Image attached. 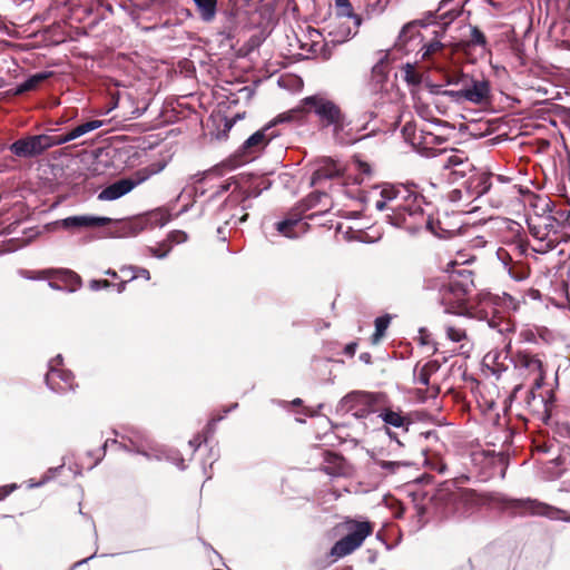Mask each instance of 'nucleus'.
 Returning a JSON list of instances; mask_svg holds the SVG:
<instances>
[{
  "instance_id": "obj_1",
  "label": "nucleus",
  "mask_w": 570,
  "mask_h": 570,
  "mask_svg": "<svg viewBox=\"0 0 570 570\" xmlns=\"http://www.w3.org/2000/svg\"><path fill=\"white\" fill-rule=\"evenodd\" d=\"M367 207L387 212V222L417 233L423 227L433 232L430 217L424 215L422 197L405 185L382 184L374 186L365 197Z\"/></svg>"
},
{
  "instance_id": "obj_2",
  "label": "nucleus",
  "mask_w": 570,
  "mask_h": 570,
  "mask_svg": "<svg viewBox=\"0 0 570 570\" xmlns=\"http://www.w3.org/2000/svg\"><path fill=\"white\" fill-rule=\"evenodd\" d=\"M346 528L350 532L335 542L328 552V557L332 558L331 563L353 553L373 532V527L367 521L350 520L346 522Z\"/></svg>"
},
{
  "instance_id": "obj_3",
  "label": "nucleus",
  "mask_w": 570,
  "mask_h": 570,
  "mask_svg": "<svg viewBox=\"0 0 570 570\" xmlns=\"http://www.w3.org/2000/svg\"><path fill=\"white\" fill-rule=\"evenodd\" d=\"M384 401L383 393H370L355 391L345 395L337 404L336 411L338 413L353 412L356 417H364L372 413V406L380 404Z\"/></svg>"
},
{
  "instance_id": "obj_4",
  "label": "nucleus",
  "mask_w": 570,
  "mask_h": 570,
  "mask_svg": "<svg viewBox=\"0 0 570 570\" xmlns=\"http://www.w3.org/2000/svg\"><path fill=\"white\" fill-rule=\"evenodd\" d=\"M371 411L377 413V416L384 423V429L386 434L391 440H394L397 444H402L397 439L395 432L391 431V428L400 429L404 433L409 432V428L412 423V420L409 414L404 413L400 407H393L387 404L386 396L384 395V401L380 404L372 406Z\"/></svg>"
},
{
  "instance_id": "obj_5",
  "label": "nucleus",
  "mask_w": 570,
  "mask_h": 570,
  "mask_svg": "<svg viewBox=\"0 0 570 570\" xmlns=\"http://www.w3.org/2000/svg\"><path fill=\"white\" fill-rule=\"evenodd\" d=\"M507 507L520 511V513L541 515L551 520L570 522V514L564 510L549 505L534 499H509L504 500Z\"/></svg>"
},
{
  "instance_id": "obj_6",
  "label": "nucleus",
  "mask_w": 570,
  "mask_h": 570,
  "mask_svg": "<svg viewBox=\"0 0 570 570\" xmlns=\"http://www.w3.org/2000/svg\"><path fill=\"white\" fill-rule=\"evenodd\" d=\"M62 356L59 354L49 362V370L46 374L48 387L55 392L63 393L75 387L73 374L61 367Z\"/></svg>"
},
{
  "instance_id": "obj_7",
  "label": "nucleus",
  "mask_w": 570,
  "mask_h": 570,
  "mask_svg": "<svg viewBox=\"0 0 570 570\" xmlns=\"http://www.w3.org/2000/svg\"><path fill=\"white\" fill-rule=\"evenodd\" d=\"M389 76V53H382L376 63L372 67L371 79L367 86L368 95L372 98V104L377 107L381 102V97L386 91V81Z\"/></svg>"
},
{
  "instance_id": "obj_8",
  "label": "nucleus",
  "mask_w": 570,
  "mask_h": 570,
  "mask_svg": "<svg viewBox=\"0 0 570 570\" xmlns=\"http://www.w3.org/2000/svg\"><path fill=\"white\" fill-rule=\"evenodd\" d=\"M424 291H438L439 302L444 306L445 313H455L462 305L463 298L460 295H455V301H451L448 296L452 293H456V289L452 284H445L439 277H426L423 281Z\"/></svg>"
},
{
  "instance_id": "obj_9",
  "label": "nucleus",
  "mask_w": 570,
  "mask_h": 570,
  "mask_svg": "<svg viewBox=\"0 0 570 570\" xmlns=\"http://www.w3.org/2000/svg\"><path fill=\"white\" fill-rule=\"evenodd\" d=\"M49 148L48 135L28 136L18 139L10 146L11 153L22 158L36 157Z\"/></svg>"
},
{
  "instance_id": "obj_10",
  "label": "nucleus",
  "mask_w": 570,
  "mask_h": 570,
  "mask_svg": "<svg viewBox=\"0 0 570 570\" xmlns=\"http://www.w3.org/2000/svg\"><path fill=\"white\" fill-rule=\"evenodd\" d=\"M361 19L333 18L324 28L333 43H343L356 35Z\"/></svg>"
},
{
  "instance_id": "obj_11",
  "label": "nucleus",
  "mask_w": 570,
  "mask_h": 570,
  "mask_svg": "<svg viewBox=\"0 0 570 570\" xmlns=\"http://www.w3.org/2000/svg\"><path fill=\"white\" fill-rule=\"evenodd\" d=\"M23 276L29 279H57L65 283L69 292H76L81 285L80 276L70 269H43L37 272H24Z\"/></svg>"
},
{
  "instance_id": "obj_12",
  "label": "nucleus",
  "mask_w": 570,
  "mask_h": 570,
  "mask_svg": "<svg viewBox=\"0 0 570 570\" xmlns=\"http://www.w3.org/2000/svg\"><path fill=\"white\" fill-rule=\"evenodd\" d=\"M442 167L450 171L449 178L452 181L469 177L476 170L464 153L459 150H455L442 159Z\"/></svg>"
},
{
  "instance_id": "obj_13",
  "label": "nucleus",
  "mask_w": 570,
  "mask_h": 570,
  "mask_svg": "<svg viewBox=\"0 0 570 570\" xmlns=\"http://www.w3.org/2000/svg\"><path fill=\"white\" fill-rule=\"evenodd\" d=\"M304 104L314 110L325 126H330L331 122H337L338 116L342 115L341 109L333 101L323 97H306Z\"/></svg>"
},
{
  "instance_id": "obj_14",
  "label": "nucleus",
  "mask_w": 570,
  "mask_h": 570,
  "mask_svg": "<svg viewBox=\"0 0 570 570\" xmlns=\"http://www.w3.org/2000/svg\"><path fill=\"white\" fill-rule=\"evenodd\" d=\"M491 95L490 82L485 79H474L469 76L463 83V98L474 105H483L489 101Z\"/></svg>"
},
{
  "instance_id": "obj_15",
  "label": "nucleus",
  "mask_w": 570,
  "mask_h": 570,
  "mask_svg": "<svg viewBox=\"0 0 570 570\" xmlns=\"http://www.w3.org/2000/svg\"><path fill=\"white\" fill-rule=\"evenodd\" d=\"M114 220L109 217H100V216H91V215H80V216H70L55 223L56 226H59L63 229L68 230H79L83 228H92L99 226H106L111 224Z\"/></svg>"
},
{
  "instance_id": "obj_16",
  "label": "nucleus",
  "mask_w": 570,
  "mask_h": 570,
  "mask_svg": "<svg viewBox=\"0 0 570 570\" xmlns=\"http://www.w3.org/2000/svg\"><path fill=\"white\" fill-rule=\"evenodd\" d=\"M426 24L428 22L424 20H414L406 23L402 28L395 46L405 52L413 51L415 47L422 42V37L417 31V27H425Z\"/></svg>"
},
{
  "instance_id": "obj_17",
  "label": "nucleus",
  "mask_w": 570,
  "mask_h": 570,
  "mask_svg": "<svg viewBox=\"0 0 570 570\" xmlns=\"http://www.w3.org/2000/svg\"><path fill=\"white\" fill-rule=\"evenodd\" d=\"M146 180V177H141L139 179H120L115 181L114 184L107 186L105 189H102L99 195L98 199L100 200H116L124 195L131 191L138 184Z\"/></svg>"
},
{
  "instance_id": "obj_18",
  "label": "nucleus",
  "mask_w": 570,
  "mask_h": 570,
  "mask_svg": "<svg viewBox=\"0 0 570 570\" xmlns=\"http://www.w3.org/2000/svg\"><path fill=\"white\" fill-rule=\"evenodd\" d=\"M490 179V174L476 169L463 184L465 193L473 198L481 197L489 191L491 187Z\"/></svg>"
},
{
  "instance_id": "obj_19",
  "label": "nucleus",
  "mask_w": 570,
  "mask_h": 570,
  "mask_svg": "<svg viewBox=\"0 0 570 570\" xmlns=\"http://www.w3.org/2000/svg\"><path fill=\"white\" fill-rule=\"evenodd\" d=\"M104 125L101 120H90L85 124H81L75 127L72 130L65 135L59 136H48V141L50 142V148L53 146H59L67 144L71 140H75L92 130L100 128Z\"/></svg>"
},
{
  "instance_id": "obj_20",
  "label": "nucleus",
  "mask_w": 570,
  "mask_h": 570,
  "mask_svg": "<svg viewBox=\"0 0 570 570\" xmlns=\"http://www.w3.org/2000/svg\"><path fill=\"white\" fill-rule=\"evenodd\" d=\"M307 225L301 218L287 217L275 224L276 230L284 237L295 239L306 233Z\"/></svg>"
},
{
  "instance_id": "obj_21",
  "label": "nucleus",
  "mask_w": 570,
  "mask_h": 570,
  "mask_svg": "<svg viewBox=\"0 0 570 570\" xmlns=\"http://www.w3.org/2000/svg\"><path fill=\"white\" fill-rule=\"evenodd\" d=\"M351 125L352 122L348 121L343 114L338 116L337 122L330 124V126H333L334 138L338 142L350 145L358 140V138L352 134L353 128Z\"/></svg>"
},
{
  "instance_id": "obj_22",
  "label": "nucleus",
  "mask_w": 570,
  "mask_h": 570,
  "mask_svg": "<svg viewBox=\"0 0 570 570\" xmlns=\"http://www.w3.org/2000/svg\"><path fill=\"white\" fill-rule=\"evenodd\" d=\"M240 198H242L240 195L232 194L228 197V199L226 200V203L224 204L222 212L223 210H234V213L230 215V217L225 220V223L227 225H229V224L237 225L239 223L246 222L247 214L244 213L246 207L245 206H240V207L238 206V203H239Z\"/></svg>"
},
{
  "instance_id": "obj_23",
  "label": "nucleus",
  "mask_w": 570,
  "mask_h": 570,
  "mask_svg": "<svg viewBox=\"0 0 570 570\" xmlns=\"http://www.w3.org/2000/svg\"><path fill=\"white\" fill-rule=\"evenodd\" d=\"M342 167L331 159L323 160V165L318 167L312 176V185L318 184L322 179H333L340 176Z\"/></svg>"
},
{
  "instance_id": "obj_24",
  "label": "nucleus",
  "mask_w": 570,
  "mask_h": 570,
  "mask_svg": "<svg viewBox=\"0 0 570 570\" xmlns=\"http://www.w3.org/2000/svg\"><path fill=\"white\" fill-rule=\"evenodd\" d=\"M323 471L332 476H338V475L344 474L345 473L344 459L335 453L324 452Z\"/></svg>"
},
{
  "instance_id": "obj_25",
  "label": "nucleus",
  "mask_w": 570,
  "mask_h": 570,
  "mask_svg": "<svg viewBox=\"0 0 570 570\" xmlns=\"http://www.w3.org/2000/svg\"><path fill=\"white\" fill-rule=\"evenodd\" d=\"M131 448H128L126 444L119 443V448L128 451V452H135L142 456H145L147 460H161L163 453L158 449L154 448L153 445H142L137 443L134 439H129Z\"/></svg>"
},
{
  "instance_id": "obj_26",
  "label": "nucleus",
  "mask_w": 570,
  "mask_h": 570,
  "mask_svg": "<svg viewBox=\"0 0 570 570\" xmlns=\"http://www.w3.org/2000/svg\"><path fill=\"white\" fill-rule=\"evenodd\" d=\"M269 126L254 132L250 137L246 139L243 147L245 150L248 151H256L262 149L267 145V142L272 139L274 135H268L267 131L269 130Z\"/></svg>"
},
{
  "instance_id": "obj_27",
  "label": "nucleus",
  "mask_w": 570,
  "mask_h": 570,
  "mask_svg": "<svg viewBox=\"0 0 570 570\" xmlns=\"http://www.w3.org/2000/svg\"><path fill=\"white\" fill-rule=\"evenodd\" d=\"M199 18L204 22H212L217 13V0H193Z\"/></svg>"
},
{
  "instance_id": "obj_28",
  "label": "nucleus",
  "mask_w": 570,
  "mask_h": 570,
  "mask_svg": "<svg viewBox=\"0 0 570 570\" xmlns=\"http://www.w3.org/2000/svg\"><path fill=\"white\" fill-rule=\"evenodd\" d=\"M446 337L455 343H461L460 348L462 353H469L471 350V344L469 342L466 332L464 328L454 325H448L445 327Z\"/></svg>"
},
{
  "instance_id": "obj_29",
  "label": "nucleus",
  "mask_w": 570,
  "mask_h": 570,
  "mask_svg": "<svg viewBox=\"0 0 570 570\" xmlns=\"http://www.w3.org/2000/svg\"><path fill=\"white\" fill-rule=\"evenodd\" d=\"M48 77H49L48 72H39V73L31 76L26 81H23L22 83L17 86V88L14 90L16 95H21L23 92L36 89L38 87V85L40 82H42L43 80H46Z\"/></svg>"
},
{
  "instance_id": "obj_30",
  "label": "nucleus",
  "mask_w": 570,
  "mask_h": 570,
  "mask_svg": "<svg viewBox=\"0 0 570 570\" xmlns=\"http://www.w3.org/2000/svg\"><path fill=\"white\" fill-rule=\"evenodd\" d=\"M517 363L519 366L529 370L530 372H541L542 363L535 356L530 354L520 353L517 358Z\"/></svg>"
},
{
  "instance_id": "obj_31",
  "label": "nucleus",
  "mask_w": 570,
  "mask_h": 570,
  "mask_svg": "<svg viewBox=\"0 0 570 570\" xmlns=\"http://www.w3.org/2000/svg\"><path fill=\"white\" fill-rule=\"evenodd\" d=\"M435 371L436 365L434 363H426L422 367L414 370V380L421 385H428L431 374Z\"/></svg>"
},
{
  "instance_id": "obj_32",
  "label": "nucleus",
  "mask_w": 570,
  "mask_h": 570,
  "mask_svg": "<svg viewBox=\"0 0 570 570\" xmlns=\"http://www.w3.org/2000/svg\"><path fill=\"white\" fill-rule=\"evenodd\" d=\"M335 17L336 18H345V19H355L360 18L358 16L353 13V8L350 0H335Z\"/></svg>"
},
{
  "instance_id": "obj_33",
  "label": "nucleus",
  "mask_w": 570,
  "mask_h": 570,
  "mask_svg": "<svg viewBox=\"0 0 570 570\" xmlns=\"http://www.w3.org/2000/svg\"><path fill=\"white\" fill-rule=\"evenodd\" d=\"M391 317L389 315L380 316L375 320V333L372 337L374 344L379 343L384 336L386 328L389 327Z\"/></svg>"
},
{
  "instance_id": "obj_34",
  "label": "nucleus",
  "mask_w": 570,
  "mask_h": 570,
  "mask_svg": "<svg viewBox=\"0 0 570 570\" xmlns=\"http://www.w3.org/2000/svg\"><path fill=\"white\" fill-rule=\"evenodd\" d=\"M557 465L562 466L563 471L570 469V443L560 449L559 455L554 459Z\"/></svg>"
},
{
  "instance_id": "obj_35",
  "label": "nucleus",
  "mask_w": 570,
  "mask_h": 570,
  "mask_svg": "<svg viewBox=\"0 0 570 570\" xmlns=\"http://www.w3.org/2000/svg\"><path fill=\"white\" fill-rule=\"evenodd\" d=\"M404 79L410 85H419L421 82V76L416 72L414 66L406 63L403 68Z\"/></svg>"
},
{
  "instance_id": "obj_36",
  "label": "nucleus",
  "mask_w": 570,
  "mask_h": 570,
  "mask_svg": "<svg viewBox=\"0 0 570 570\" xmlns=\"http://www.w3.org/2000/svg\"><path fill=\"white\" fill-rule=\"evenodd\" d=\"M470 42L474 46L485 47V36L478 27H471Z\"/></svg>"
},
{
  "instance_id": "obj_37",
  "label": "nucleus",
  "mask_w": 570,
  "mask_h": 570,
  "mask_svg": "<svg viewBox=\"0 0 570 570\" xmlns=\"http://www.w3.org/2000/svg\"><path fill=\"white\" fill-rule=\"evenodd\" d=\"M61 466L59 468H52V469H49L48 472L42 476V479L39 481V482H35L33 480H29L28 481V488L29 489H33V488H39L43 484H46L47 482H49L52 478H53V474L60 469Z\"/></svg>"
},
{
  "instance_id": "obj_38",
  "label": "nucleus",
  "mask_w": 570,
  "mask_h": 570,
  "mask_svg": "<svg viewBox=\"0 0 570 570\" xmlns=\"http://www.w3.org/2000/svg\"><path fill=\"white\" fill-rule=\"evenodd\" d=\"M442 48H443V43L439 40H434V41L430 42L429 45H423L421 48L422 50H424L422 57L428 58L431 55L435 53L436 51L441 50Z\"/></svg>"
},
{
  "instance_id": "obj_39",
  "label": "nucleus",
  "mask_w": 570,
  "mask_h": 570,
  "mask_svg": "<svg viewBox=\"0 0 570 570\" xmlns=\"http://www.w3.org/2000/svg\"><path fill=\"white\" fill-rule=\"evenodd\" d=\"M127 271H130L132 272V275L130 276V279H135V278H138V277H142L145 279H150V273L148 269L146 268H142V267H128V268H122L121 272H127Z\"/></svg>"
},
{
  "instance_id": "obj_40",
  "label": "nucleus",
  "mask_w": 570,
  "mask_h": 570,
  "mask_svg": "<svg viewBox=\"0 0 570 570\" xmlns=\"http://www.w3.org/2000/svg\"><path fill=\"white\" fill-rule=\"evenodd\" d=\"M468 79L469 75L454 73L449 76L448 85L460 86V88H463V83H466Z\"/></svg>"
},
{
  "instance_id": "obj_41",
  "label": "nucleus",
  "mask_w": 570,
  "mask_h": 570,
  "mask_svg": "<svg viewBox=\"0 0 570 570\" xmlns=\"http://www.w3.org/2000/svg\"><path fill=\"white\" fill-rule=\"evenodd\" d=\"M376 464L381 469L386 470L390 473H394L402 465V463L397 462V461H384V460L376 461Z\"/></svg>"
},
{
  "instance_id": "obj_42",
  "label": "nucleus",
  "mask_w": 570,
  "mask_h": 570,
  "mask_svg": "<svg viewBox=\"0 0 570 570\" xmlns=\"http://www.w3.org/2000/svg\"><path fill=\"white\" fill-rule=\"evenodd\" d=\"M168 240L173 244H181L187 240V234L183 230H173L168 235Z\"/></svg>"
},
{
  "instance_id": "obj_43",
  "label": "nucleus",
  "mask_w": 570,
  "mask_h": 570,
  "mask_svg": "<svg viewBox=\"0 0 570 570\" xmlns=\"http://www.w3.org/2000/svg\"><path fill=\"white\" fill-rule=\"evenodd\" d=\"M451 284H452V285L454 286V288L456 289V293L454 292V293L450 294L448 297H449L452 302H453V301H455V295H460V296H462V298H463L462 305L460 306V308L458 309V312H455V313H454V314H459V313H461V311H462V308H463V306H464V302H465L464 296H465L466 289H464L462 286H460V285H458V284H455V283H451Z\"/></svg>"
},
{
  "instance_id": "obj_44",
  "label": "nucleus",
  "mask_w": 570,
  "mask_h": 570,
  "mask_svg": "<svg viewBox=\"0 0 570 570\" xmlns=\"http://www.w3.org/2000/svg\"><path fill=\"white\" fill-rule=\"evenodd\" d=\"M112 284L106 279H92L89 282V287L91 291H99L101 288H108Z\"/></svg>"
},
{
  "instance_id": "obj_45",
  "label": "nucleus",
  "mask_w": 570,
  "mask_h": 570,
  "mask_svg": "<svg viewBox=\"0 0 570 570\" xmlns=\"http://www.w3.org/2000/svg\"><path fill=\"white\" fill-rule=\"evenodd\" d=\"M17 488H18V485L16 483H11V484H8V485L0 487V501L4 500Z\"/></svg>"
},
{
  "instance_id": "obj_46",
  "label": "nucleus",
  "mask_w": 570,
  "mask_h": 570,
  "mask_svg": "<svg viewBox=\"0 0 570 570\" xmlns=\"http://www.w3.org/2000/svg\"><path fill=\"white\" fill-rule=\"evenodd\" d=\"M444 95L451 97L452 99H454L456 101L464 100V98H463V88H460L458 90H446V91H444Z\"/></svg>"
},
{
  "instance_id": "obj_47",
  "label": "nucleus",
  "mask_w": 570,
  "mask_h": 570,
  "mask_svg": "<svg viewBox=\"0 0 570 570\" xmlns=\"http://www.w3.org/2000/svg\"><path fill=\"white\" fill-rule=\"evenodd\" d=\"M531 228V233L534 237H537L538 239L540 240H544L547 237H548V232H541L539 228L537 227H530Z\"/></svg>"
},
{
  "instance_id": "obj_48",
  "label": "nucleus",
  "mask_w": 570,
  "mask_h": 570,
  "mask_svg": "<svg viewBox=\"0 0 570 570\" xmlns=\"http://www.w3.org/2000/svg\"><path fill=\"white\" fill-rule=\"evenodd\" d=\"M170 248H167L166 250L164 252H160L159 249L157 248H150V253L153 256L157 257V258H165L168 253H169Z\"/></svg>"
},
{
  "instance_id": "obj_49",
  "label": "nucleus",
  "mask_w": 570,
  "mask_h": 570,
  "mask_svg": "<svg viewBox=\"0 0 570 570\" xmlns=\"http://www.w3.org/2000/svg\"><path fill=\"white\" fill-rule=\"evenodd\" d=\"M158 215H160V224H161V226L170 220V215L168 213H166V212L159 210Z\"/></svg>"
},
{
  "instance_id": "obj_50",
  "label": "nucleus",
  "mask_w": 570,
  "mask_h": 570,
  "mask_svg": "<svg viewBox=\"0 0 570 570\" xmlns=\"http://www.w3.org/2000/svg\"><path fill=\"white\" fill-rule=\"evenodd\" d=\"M356 351V343H351L345 346V354L353 356Z\"/></svg>"
},
{
  "instance_id": "obj_51",
  "label": "nucleus",
  "mask_w": 570,
  "mask_h": 570,
  "mask_svg": "<svg viewBox=\"0 0 570 570\" xmlns=\"http://www.w3.org/2000/svg\"><path fill=\"white\" fill-rule=\"evenodd\" d=\"M200 443L202 441L198 436L189 441V445L194 449V451L199 448Z\"/></svg>"
},
{
  "instance_id": "obj_52",
  "label": "nucleus",
  "mask_w": 570,
  "mask_h": 570,
  "mask_svg": "<svg viewBox=\"0 0 570 570\" xmlns=\"http://www.w3.org/2000/svg\"><path fill=\"white\" fill-rule=\"evenodd\" d=\"M539 375L538 377L535 379V383H534V386L537 389H540L541 385H542V382H543V374H542V371L541 372H537Z\"/></svg>"
},
{
  "instance_id": "obj_53",
  "label": "nucleus",
  "mask_w": 570,
  "mask_h": 570,
  "mask_svg": "<svg viewBox=\"0 0 570 570\" xmlns=\"http://www.w3.org/2000/svg\"><path fill=\"white\" fill-rule=\"evenodd\" d=\"M461 194H462V190L461 189H454L452 193H451V198L454 200L456 198H461Z\"/></svg>"
},
{
  "instance_id": "obj_54",
  "label": "nucleus",
  "mask_w": 570,
  "mask_h": 570,
  "mask_svg": "<svg viewBox=\"0 0 570 570\" xmlns=\"http://www.w3.org/2000/svg\"><path fill=\"white\" fill-rule=\"evenodd\" d=\"M49 287L55 289V291H61L62 289V286H60L58 283L56 282H49Z\"/></svg>"
},
{
  "instance_id": "obj_55",
  "label": "nucleus",
  "mask_w": 570,
  "mask_h": 570,
  "mask_svg": "<svg viewBox=\"0 0 570 570\" xmlns=\"http://www.w3.org/2000/svg\"><path fill=\"white\" fill-rule=\"evenodd\" d=\"M126 284H127V282H121V283L117 284L116 285L117 292L122 293L126 289Z\"/></svg>"
},
{
  "instance_id": "obj_56",
  "label": "nucleus",
  "mask_w": 570,
  "mask_h": 570,
  "mask_svg": "<svg viewBox=\"0 0 570 570\" xmlns=\"http://www.w3.org/2000/svg\"><path fill=\"white\" fill-rule=\"evenodd\" d=\"M110 443H111V444H118L117 440H106V442H105V443H104V445H102V450H104V452L106 451L107 446H108Z\"/></svg>"
},
{
  "instance_id": "obj_57",
  "label": "nucleus",
  "mask_w": 570,
  "mask_h": 570,
  "mask_svg": "<svg viewBox=\"0 0 570 570\" xmlns=\"http://www.w3.org/2000/svg\"><path fill=\"white\" fill-rule=\"evenodd\" d=\"M230 187V183H225L220 186L219 193L227 191Z\"/></svg>"
},
{
  "instance_id": "obj_58",
  "label": "nucleus",
  "mask_w": 570,
  "mask_h": 570,
  "mask_svg": "<svg viewBox=\"0 0 570 570\" xmlns=\"http://www.w3.org/2000/svg\"><path fill=\"white\" fill-rule=\"evenodd\" d=\"M105 275H108L111 277H117V272L109 268V269L105 271Z\"/></svg>"
},
{
  "instance_id": "obj_59",
  "label": "nucleus",
  "mask_w": 570,
  "mask_h": 570,
  "mask_svg": "<svg viewBox=\"0 0 570 570\" xmlns=\"http://www.w3.org/2000/svg\"><path fill=\"white\" fill-rule=\"evenodd\" d=\"M176 465L179 468V469H185V465H184V460L180 459L178 463H176Z\"/></svg>"
},
{
  "instance_id": "obj_60",
  "label": "nucleus",
  "mask_w": 570,
  "mask_h": 570,
  "mask_svg": "<svg viewBox=\"0 0 570 570\" xmlns=\"http://www.w3.org/2000/svg\"><path fill=\"white\" fill-rule=\"evenodd\" d=\"M487 1H488V3H489L490 6H492L493 8H499V4H498L497 2H494L493 0H487Z\"/></svg>"
},
{
  "instance_id": "obj_61",
  "label": "nucleus",
  "mask_w": 570,
  "mask_h": 570,
  "mask_svg": "<svg viewBox=\"0 0 570 570\" xmlns=\"http://www.w3.org/2000/svg\"><path fill=\"white\" fill-rule=\"evenodd\" d=\"M92 557H94V556H90L89 558L83 559V560H81V561L77 562V563H76V566H79V564H82V563L87 562V561H88L89 559H91Z\"/></svg>"
},
{
  "instance_id": "obj_62",
  "label": "nucleus",
  "mask_w": 570,
  "mask_h": 570,
  "mask_svg": "<svg viewBox=\"0 0 570 570\" xmlns=\"http://www.w3.org/2000/svg\"><path fill=\"white\" fill-rule=\"evenodd\" d=\"M504 302H509L510 304H512V303H513V299H512V297H511V296H508V295H507V296L504 297Z\"/></svg>"
},
{
  "instance_id": "obj_63",
  "label": "nucleus",
  "mask_w": 570,
  "mask_h": 570,
  "mask_svg": "<svg viewBox=\"0 0 570 570\" xmlns=\"http://www.w3.org/2000/svg\"><path fill=\"white\" fill-rule=\"evenodd\" d=\"M301 403H302V400H301V399H295V400L293 401V404H294V405H298V404H301Z\"/></svg>"
},
{
  "instance_id": "obj_64",
  "label": "nucleus",
  "mask_w": 570,
  "mask_h": 570,
  "mask_svg": "<svg viewBox=\"0 0 570 570\" xmlns=\"http://www.w3.org/2000/svg\"><path fill=\"white\" fill-rule=\"evenodd\" d=\"M375 116H376V115H375V112H374V111H370V112H368V117H370L371 119H373Z\"/></svg>"
}]
</instances>
